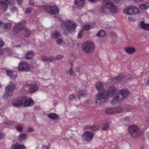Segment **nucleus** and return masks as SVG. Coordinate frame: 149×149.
<instances>
[{
    "label": "nucleus",
    "mask_w": 149,
    "mask_h": 149,
    "mask_svg": "<svg viewBox=\"0 0 149 149\" xmlns=\"http://www.w3.org/2000/svg\"><path fill=\"white\" fill-rule=\"evenodd\" d=\"M118 91L114 86H112L108 88L107 91H104L99 93L97 95L96 103L98 104H102L108 101V97H111L115 95L110 103L112 105L119 103L122 100V96L121 94H118Z\"/></svg>",
    "instance_id": "obj_1"
},
{
    "label": "nucleus",
    "mask_w": 149,
    "mask_h": 149,
    "mask_svg": "<svg viewBox=\"0 0 149 149\" xmlns=\"http://www.w3.org/2000/svg\"><path fill=\"white\" fill-rule=\"evenodd\" d=\"M23 104L24 107H31L34 104V101L31 97L23 96L12 102L13 105L16 107H21Z\"/></svg>",
    "instance_id": "obj_2"
},
{
    "label": "nucleus",
    "mask_w": 149,
    "mask_h": 149,
    "mask_svg": "<svg viewBox=\"0 0 149 149\" xmlns=\"http://www.w3.org/2000/svg\"><path fill=\"white\" fill-rule=\"evenodd\" d=\"M104 5L100 10L101 13H105L107 12V8L109 9L112 13H115L117 11V7L109 0H104Z\"/></svg>",
    "instance_id": "obj_3"
},
{
    "label": "nucleus",
    "mask_w": 149,
    "mask_h": 149,
    "mask_svg": "<svg viewBox=\"0 0 149 149\" xmlns=\"http://www.w3.org/2000/svg\"><path fill=\"white\" fill-rule=\"evenodd\" d=\"M16 88V86L14 83L11 82L10 84L7 86L6 88V91L3 96V98L6 100L10 97L13 92L14 89Z\"/></svg>",
    "instance_id": "obj_4"
},
{
    "label": "nucleus",
    "mask_w": 149,
    "mask_h": 149,
    "mask_svg": "<svg viewBox=\"0 0 149 149\" xmlns=\"http://www.w3.org/2000/svg\"><path fill=\"white\" fill-rule=\"evenodd\" d=\"M94 49L93 43L92 41L86 42L83 45L82 50L86 53H92Z\"/></svg>",
    "instance_id": "obj_5"
},
{
    "label": "nucleus",
    "mask_w": 149,
    "mask_h": 149,
    "mask_svg": "<svg viewBox=\"0 0 149 149\" xmlns=\"http://www.w3.org/2000/svg\"><path fill=\"white\" fill-rule=\"evenodd\" d=\"M125 76H124L123 74H120L114 77L112 79H110L109 81L111 80V82L114 84L120 83L122 81L126 82L128 80L130 79L131 78L128 74H127L126 75L125 74Z\"/></svg>",
    "instance_id": "obj_6"
},
{
    "label": "nucleus",
    "mask_w": 149,
    "mask_h": 149,
    "mask_svg": "<svg viewBox=\"0 0 149 149\" xmlns=\"http://www.w3.org/2000/svg\"><path fill=\"white\" fill-rule=\"evenodd\" d=\"M128 131L131 136L134 138L138 137L140 134L139 129L136 125H131L129 126Z\"/></svg>",
    "instance_id": "obj_7"
},
{
    "label": "nucleus",
    "mask_w": 149,
    "mask_h": 149,
    "mask_svg": "<svg viewBox=\"0 0 149 149\" xmlns=\"http://www.w3.org/2000/svg\"><path fill=\"white\" fill-rule=\"evenodd\" d=\"M77 25V23L70 20H66V30L68 32L72 33L74 32Z\"/></svg>",
    "instance_id": "obj_8"
},
{
    "label": "nucleus",
    "mask_w": 149,
    "mask_h": 149,
    "mask_svg": "<svg viewBox=\"0 0 149 149\" xmlns=\"http://www.w3.org/2000/svg\"><path fill=\"white\" fill-rule=\"evenodd\" d=\"M26 25V22L24 20L17 23L13 27V33L14 34H16L20 31L24 30Z\"/></svg>",
    "instance_id": "obj_9"
},
{
    "label": "nucleus",
    "mask_w": 149,
    "mask_h": 149,
    "mask_svg": "<svg viewBox=\"0 0 149 149\" xmlns=\"http://www.w3.org/2000/svg\"><path fill=\"white\" fill-rule=\"evenodd\" d=\"M125 13L131 15H134L138 14L139 12V9L134 6H130L125 8L123 10Z\"/></svg>",
    "instance_id": "obj_10"
},
{
    "label": "nucleus",
    "mask_w": 149,
    "mask_h": 149,
    "mask_svg": "<svg viewBox=\"0 0 149 149\" xmlns=\"http://www.w3.org/2000/svg\"><path fill=\"white\" fill-rule=\"evenodd\" d=\"M76 59V56L74 54H72L70 56V59L68 61V63L70 64L71 66V67L69 70L68 71V73L69 74L73 77L76 76V74H75L73 72V71L72 70V68L74 66V63Z\"/></svg>",
    "instance_id": "obj_11"
},
{
    "label": "nucleus",
    "mask_w": 149,
    "mask_h": 149,
    "mask_svg": "<svg viewBox=\"0 0 149 149\" xmlns=\"http://www.w3.org/2000/svg\"><path fill=\"white\" fill-rule=\"evenodd\" d=\"M45 11L48 13L55 15H57L59 13V9L56 6H49L45 8Z\"/></svg>",
    "instance_id": "obj_12"
},
{
    "label": "nucleus",
    "mask_w": 149,
    "mask_h": 149,
    "mask_svg": "<svg viewBox=\"0 0 149 149\" xmlns=\"http://www.w3.org/2000/svg\"><path fill=\"white\" fill-rule=\"evenodd\" d=\"M94 135L92 132H85L82 135V137L84 139L87 143H89L92 141Z\"/></svg>",
    "instance_id": "obj_13"
},
{
    "label": "nucleus",
    "mask_w": 149,
    "mask_h": 149,
    "mask_svg": "<svg viewBox=\"0 0 149 149\" xmlns=\"http://www.w3.org/2000/svg\"><path fill=\"white\" fill-rule=\"evenodd\" d=\"M18 70L23 72H28L29 70V67L26 62H20L18 65Z\"/></svg>",
    "instance_id": "obj_14"
},
{
    "label": "nucleus",
    "mask_w": 149,
    "mask_h": 149,
    "mask_svg": "<svg viewBox=\"0 0 149 149\" xmlns=\"http://www.w3.org/2000/svg\"><path fill=\"white\" fill-rule=\"evenodd\" d=\"M123 109L120 107H118L117 108L113 109L112 108H109L107 109L105 111L106 113L110 114L112 113H117L122 112Z\"/></svg>",
    "instance_id": "obj_15"
},
{
    "label": "nucleus",
    "mask_w": 149,
    "mask_h": 149,
    "mask_svg": "<svg viewBox=\"0 0 149 149\" xmlns=\"http://www.w3.org/2000/svg\"><path fill=\"white\" fill-rule=\"evenodd\" d=\"M118 94H120L122 96V99L123 98H125L127 97L130 94V93L127 88H122L120 91L118 90Z\"/></svg>",
    "instance_id": "obj_16"
},
{
    "label": "nucleus",
    "mask_w": 149,
    "mask_h": 149,
    "mask_svg": "<svg viewBox=\"0 0 149 149\" xmlns=\"http://www.w3.org/2000/svg\"><path fill=\"white\" fill-rule=\"evenodd\" d=\"M7 76L11 78L14 79L17 77V72L16 71L12 70H7Z\"/></svg>",
    "instance_id": "obj_17"
},
{
    "label": "nucleus",
    "mask_w": 149,
    "mask_h": 149,
    "mask_svg": "<svg viewBox=\"0 0 149 149\" xmlns=\"http://www.w3.org/2000/svg\"><path fill=\"white\" fill-rule=\"evenodd\" d=\"M85 0H75L74 3L76 6L82 8L84 7L85 4Z\"/></svg>",
    "instance_id": "obj_18"
},
{
    "label": "nucleus",
    "mask_w": 149,
    "mask_h": 149,
    "mask_svg": "<svg viewBox=\"0 0 149 149\" xmlns=\"http://www.w3.org/2000/svg\"><path fill=\"white\" fill-rule=\"evenodd\" d=\"M75 90L78 93V96L79 97V99L80 100V97L86 94V91L85 90H83L78 88V87H76L75 88Z\"/></svg>",
    "instance_id": "obj_19"
},
{
    "label": "nucleus",
    "mask_w": 149,
    "mask_h": 149,
    "mask_svg": "<svg viewBox=\"0 0 149 149\" xmlns=\"http://www.w3.org/2000/svg\"><path fill=\"white\" fill-rule=\"evenodd\" d=\"M11 149H26L25 146L23 145H19L16 143L13 145L11 147Z\"/></svg>",
    "instance_id": "obj_20"
},
{
    "label": "nucleus",
    "mask_w": 149,
    "mask_h": 149,
    "mask_svg": "<svg viewBox=\"0 0 149 149\" xmlns=\"http://www.w3.org/2000/svg\"><path fill=\"white\" fill-rule=\"evenodd\" d=\"M125 50L127 53L130 54H132L136 52L135 48L132 47H126Z\"/></svg>",
    "instance_id": "obj_21"
},
{
    "label": "nucleus",
    "mask_w": 149,
    "mask_h": 149,
    "mask_svg": "<svg viewBox=\"0 0 149 149\" xmlns=\"http://www.w3.org/2000/svg\"><path fill=\"white\" fill-rule=\"evenodd\" d=\"M42 60L44 62H49L54 61V58L52 56L48 58L47 56L44 55L42 56Z\"/></svg>",
    "instance_id": "obj_22"
},
{
    "label": "nucleus",
    "mask_w": 149,
    "mask_h": 149,
    "mask_svg": "<svg viewBox=\"0 0 149 149\" xmlns=\"http://www.w3.org/2000/svg\"><path fill=\"white\" fill-rule=\"evenodd\" d=\"M141 26L146 31L149 30V24L146 23L143 21H141L140 24Z\"/></svg>",
    "instance_id": "obj_23"
},
{
    "label": "nucleus",
    "mask_w": 149,
    "mask_h": 149,
    "mask_svg": "<svg viewBox=\"0 0 149 149\" xmlns=\"http://www.w3.org/2000/svg\"><path fill=\"white\" fill-rule=\"evenodd\" d=\"M38 89L37 85L36 84L31 85L30 88L29 90L30 93H33L35 92Z\"/></svg>",
    "instance_id": "obj_24"
},
{
    "label": "nucleus",
    "mask_w": 149,
    "mask_h": 149,
    "mask_svg": "<svg viewBox=\"0 0 149 149\" xmlns=\"http://www.w3.org/2000/svg\"><path fill=\"white\" fill-rule=\"evenodd\" d=\"M34 52L31 50L28 51L26 53L25 55V58L27 59H29L33 58L34 56Z\"/></svg>",
    "instance_id": "obj_25"
},
{
    "label": "nucleus",
    "mask_w": 149,
    "mask_h": 149,
    "mask_svg": "<svg viewBox=\"0 0 149 149\" xmlns=\"http://www.w3.org/2000/svg\"><path fill=\"white\" fill-rule=\"evenodd\" d=\"M0 5L1 6L2 10L4 11H5L8 8V5L7 3L3 0H0Z\"/></svg>",
    "instance_id": "obj_26"
},
{
    "label": "nucleus",
    "mask_w": 149,
    "mask_h": 149,
    "mask_svg": "<svg viewBox=\"0 0 149 149\" xmlns=\"http://www.w3.org/2000/svg\"><path fill=\"white\" fill-rule=\"evenodd\" d=\"M47 116L49 118L54 120H56L58 118L59 116L55 113H50L47 115Z\"/></svg>",
    "instance_id": "obj_27"
},
{
    "label": "nucleus",
    "mask_w": 149,
    "mask_h": 149,
    "mask_svg": "<svg viewBox=\"0 0 149 149\" xmlns=\"http://www.w3.org/2000/svg\"><path fill=\"white\" fill-rule=\"evenodd\" d=\"M85 128L86 129L90 128L92 131H95L98 129V127L94 125L91 126L90 125H88L86 126Z\"/></svg>",
    "instance_id": "obj_28"
},
{
    "label": "nucleus",
    "mask_w": 149,
    "mask_h": 149,
    "mask_svg": "<svg viewBox=\"0 0 149 149\" xmlns=\"http://www.w3.org/2000/svg\"><path fill=\"white\" fill-rule=\"evenodd\" d=\"M60 36V33L59 31H55L51 34L52 37L54 39H56L59 38Z\"/></svg>",
    "instance_id": "obj_29"
},
{
    "label": "nucleus",
    "mask_w": 149,
    "mask_h": 149,
    "mask_svg": "<svg viewBox=\"0 0 149 149\" xmlns=\"http://www.w3.org/2000/svg\"><path fill=\"white\" fill-rule=\"evenodd\" d=\"M103 85L100 81H97L96 82V87L97 89L99 91L101 90L102 88Z\"/></svg>",
    "instance_id": "obj_30"
},
{
    "label": "nucleus",
    "mask_w": 149,
    "mask_h": 149,
    "mask_svg": "<svg viewBox=\"0 0 149 149\" xmlns=\"http://www.w3.org/2000/svg\"><path fill=\"white\" fill-rule=\"evenodd\" d=\"M95 26V23L91 24H88L85 26L84 27V29L88 30L89 29L94 28Z\"/></svg>",
    "instance_id": "obj_31"
},
{
    "label": "nucleus",
    "mask_w": 149,
    "mask_h": 149,
    "mask_svg": "<svg viewBox=\"0 0 149 149\" xmlns=\"http://www.w3.org/2000/svg\"><path fill=\"white\" fill-rule=\"evenodd\" d=\"M149 7V3H146L139 6V8L142 10L146 9Z\"/></svg>",
    "instance_id": "obj_32"
},
{
    "label": "nucleus",
    "mask_w": 149,
    "mask_h": 149,
    "mask_svg": "<svg viewBox=\"0 0 149 149\" xmlns=\"http://www.w3.org/2000/svg\"><path fill=\"white\" fill-rule=\"evenodd\" d=\"M106 34L104 30H100L97 33V36L99 37H103Z\"/></svg>",
    "instance_id": "obj_33"
},
{
    "label": "nucleus",
    "mask_w": 149,
    "mask_h": 149,
    "mask_svg": "<svg viewBox=\"0 0 149 149\" xmlns=\"http://www.w3.org/2000/svg\"><path fill=\"white\" fill-rule=\"evenodd\" d=\"M27 138L26 134H22L18 136V139L19 141H22L26 139Z\"/></svg>",
    "instance_id": "obj_34"
},
{
    "label": "nucleus",
    "mask_w": 149,
    "mask_h": 149,
    "mask_svg": "<svg viewBox=\"0 0 149 149\" xmlns=\"http://www.w3.org/2000/svg\"><path fill=\"white\" fill-rule=\"evenodd\" d=\"M11 27V24L9 23H6L5 24L4 26V29L8 30L10 29Z\"/></svg>",
    "instance_id": "obj_35"
},
{
    "label": "nucleus",
    "mask_w": 149,
    "mask_h": 149,
    "mask_svg": "<svg viewBox=\"0 0 149 149\" xmlns=\"http://www.w3.org/2000/svg\"><path fill=\"white\" fill-rule=\"evenodd\" d=\"M16 128L18 131L21 132L22 130L23 127L21 125L19 124L17 126Z\"/></svg>",
    "instance_id": "obj_36"
},
{
    "label": "nucleus",
    "mask_w": 149,
    "mask_h": 149,
    "mask_svg": "<svg viewBox=\"0 0 149 149\" xmlns=\"http://www.w3.org/2000/svg\"><path fill=\"white\" fill-rule=\"evenodd\" d=\"M63 57V56L62 55H57L54 58V60H58L61 59Z\"/></svg>",
    "instance_id": "obj_37"
},
{
    "label": "nucleus",
    "mask_w": 149,
    "mask_h": 149,
    "mask_svg": "<svg viewBox=\"0 0 149 149\" xmlns=\"http://www.w3.org/2000/svg\"><path fill=\"white\" fill-rule=\"evenodd\" d=\"M10 10L11 12L13 13L17 12V8L15 6L11 7L10 8Z\"/></svg>",
    "instance_id": "obj_38"
},
{
    "label": "nucleus",
    "mask_w": 149,
    "mask_h": 149,
    "mask_svg": "<svg viewBox=\"0 0 149 149\" xmlns=\"http://www.w3.org/2000/svg\"><path fill=\"white\" fill-rule=\"evenodd\" d=\"M31 33V32L30 31L29 29H27V30L26 31V33L25 34V36L26 37H28L30 35Z\"/></svg>",
    "instance_id": "obj_39"
},
{
    "label": "nucleus",
    "mask_w": 149,
    "mask_h": 149,
    "mask_svg": "<svg viewBox=\"0 0 149 149\" xmlns=\"http://www.w3.org/2000/svg\"><path fill=\"white\" fill-rule=\"evenodd\" d=\"M109 127L108 125L104 124V126L102 127V129L103 130H106L109 129Z\"/></svg>",
    "instance_id": "obj_40"
},
{
    "label": "nucleus",
    "mask_w": 149,
    "mask_h": 149,
    "mask_svg": "<svg viewBox=\"0 0 149 149\" xmlns=\"http://www.w3.org/2000/svg\"><path fill=\"white\" fill-rule=\"evenodd\" d=\"M75 97V95L74 94H72L69 96L68 98L69 100L71 101H72L74 99Z\"/></svg>",
    "instance_id": "obj_41"
},
{
    "label": "nucleus",
    "mask_w": 149,
    "mask_h": 149,
    "mask_svg": "<svg viewBox=\"0 0 149 149\" xmlns=\"http://www.w3.org/2000/svg\"><path fill=\"white\" fill-rule=\"evenodd\" d=\"M31 11V8H28L26 9V13L27 14L30 13Z\"/></svg>",
    "instance_id": "obj_42"
},
{
    "label": "nucleus",
    "mask_w": 149,
    "mask_h": 149,
    "mask_svg": "<svg viewBox=\"0 0 149 149\" xmlns=\"http://www.w3.org/2000/svg\"><path fill=\"white\" fill-rule=\"evenodd\" d=\"M29 5L30 6H35L33 0H29Z\"/></svg>",
    "instance_id": "obj_43"
},
{
    "label": "nucleus",
    "mask_w": 149,
    "mask_h": 149,
    "mask_svg": "<svg viewBox=\"0 0 149 149\" xmlns=\"http://www.w3.org/2000/svg\"><path fill=\"white\" fill-rule=\"evenodd\" d=\"M34 130V129L32 127H30L28 128V132H33Z\"/></svg>",
    "instance_id": "obj_44"
},
{
    "label": "nucleus",
    "mask_w": 149,
    "mask_h": 149,
    "mask_svg": "<svg viewBox=\"0 0 149 149\" xmlns=\"http://www.w3.org/2000/svg\"><path fill=\"white\" fill-rule=\"evenodd\" d=\"M5 136V134L0 132V140L2 139Z\"/></svg>",
    "instance_id": "obj_45"
},
{
    "label": "nucleus",
    "mask_w": 149,
    "mask_h": 149,
    "mask_svg": "<svg viewBox=\"0 0 149 149\" xmlns=\"http://www.w3.org/2000/svg\"><path fill=\"white\" fill-rule=\"evenodd\" d=\"M57 42L58 44H60L63 42V40L61 39H59L57 40Z\"/></svg>",
    "instance_id": "obj_46"
},
{
    "label": "nucleus",
    "mask_w": 149,
    "mask_h": 149,
    "mask_svg": "<svg viewBox=\"0 0 149 149\" xmlns=\"http://www.w3.org/2000/svg\"><path fill=\"white\" fill-rule=\"evenodd\" d=\"M4 45V42L2 40H0V48L2 47Z\"/></svg>",
    "instance_id": "obj_47"
},
{
    "label": "nucleus",
    "mask_w": 149,
    "mask_h": 149,
    "mask_svg": "<svg viewBox=\"0 0 149 149\" xmlns=\"http://www.w3.org/2000/svg\"><path fill=\"white\" fill-rule=\"evenodd\" d=\"M16 1L19 4H22L23 2V0H16Z\"/></svg>",
    "instance_id": "obj_48"
},
{
    "label": "nucleus",
    "mask_w": 149,
    "mask_h": 149,
    "mask_svg": "<svg viewBox=\"0 0 149 149\" xmlns=\"http://www.w3.org/2000/svg\"><path fill=\"white\" fill-rule=\"evenodd\" d=\"M4 123L7 125H12L13 124V122H5Z\"/></svg>",
    "instance_id": "obj_49"
},
{
    "label": "nucleus",
    "mask_w": 149,
    "mask_h": 149,
    "mask_svg": "<svg viewBox=\"0 0 149 149\" xmlns=\"http://www.w3.org/2000/svg\"><path fill=\"white\" fill-rule=\"evenodd\" d=\"M130 117H126L125 118L124 120L125 121L129 120H130Z\"/></svg>",
    "instance_id": "obj_50"
},
{
    "label": "nucleus",
    "mask_w": 149,
    "mask_h": 149,
    "mask_svg": "<svg viewBox=\"0 0 149 149\" xmlns=\"http://www.w3.org/2000/svg\"><path fill=\"white\" fill-rule=\"evenodd\" d=\"M82 34L81 32L79 33L78 35V38H82Z\"/></svg>",
    "instance_id": "obj_51"
},
{
    "label": "nucleus",
    "mask_w": 149,
    "mask_h": 149,
    "mask_svg": "<svg viewBox=\"0 0 149 149\" xmlns=\"http://www.w3.org/2000/svg\"><path fill=\"white\" fill-rule=\"evenodd\" d=\"M3 54V50L0 49V55H2Z\"/></svg>",
    "instance_id": "obj_52"
},
{
    "label": "nucleus",
    "mask_w": 149,
    "mask_h": 149,
    "mask_svg": "<svg viewBox=\"0 0 149 149\" xmlns=\"http://www.w3.org/2000/svg\"><path fill=\"white\" fill-rule=\"evenodd\" d=\"M89 1L91 2H95L97 1V0H88Z\"/></svg>",
    "instance_id": "obj_53"
},
{
    "label": "nucleus",
    "mask_w": 149,
    "mask_h": 149,
    "mask_svg": "<svg viewBox=\"0 0 149 149\" xmlns=\"http://www.w3.org/2000/svg\"><path fill=\"white\" fill-rule=\"evenodd\" d=\"M42 149H49L46 146H44L42 148Z\"/></svg>",
    "instance_id": "obj_54"
},
{
    "label": "nucleus",
    "mask_w": 149,
    "mask_h": 149,
    "mask_svg": "<svg viewBox=\"0 0 149 149\" xmlns=\"http://www.w3.org/2000/svg\"><path fill=\"white\" fill-rule=\"evenodd\" d=\"M132 18L130 17H129L128 18L129 20L131 21H132Z\"/></svg>",
    "instance_id": "obj_55"
},
{
    "label": "nucleus",
    "mask_w": 149,
    "mask_h": 149,
    "mask_svg": "<svg viewBox=\"0 0 149 149\" xmlns=\"http://www.w3.org/2000/svg\"><path fill=\"white\" fill-rule=\"evenodd\" d=\"M148 81H147V82L149 83V77H148Z\"/></svg>",
    "instance_id": "obj_56"
},
{
    "label": "nucleus",
    "mask_w": 149,
    "mask_h": 149,
    "mask_svg": "<svg viewBox=\"0 0 149 149\" xmlns=\"http://www.w3.org/2000/svg\"><path fill=\"white\" fill-rule=\"evenodd\" d=\"M43 5H42V6H40V5H39V6H38V7H40V6H43Z\"/></svg>",
    "instance_id": "obj_57"
},
{
    "label": "nucleus",
    "mask_w": 149,
    "mask_h": 149,
    "mask_svg": "<svg viewBox=\"0 0 149 149\" xmlns=\"http://www.w3.org/2000/svg\"><path fill=\"white\" fill-rule=\"evenodd\" d=\"M16 47H20V45L19 46H15Z\"/></svg>",
    "instance_id": "obj_58"
},
{
    "label": "nucleus",
    "mask_w": 149,
    "mask_h": 149,
    "mask_svg": "<svg viewBox=\"0 0 149 149\" xmlns=\"http://www.w3.org/2000/svg\"><path fill=\"white\" fill-rule=\"evenodd\" d=\"M1 22H0V25H1Z\"/></svg>",
    "instance_id": "obj_59"
},
{
    "label": "nucleus",
    "mask_w": 149,
    "mask_h": 149,
    "mask_svg": "<svg viewBox=\"0 0 149 149\" xmlns=\"http://www.w3.org/2000/svg\"><path fill=\"white\" fill-rule=\"evenodd\" d=\"M141 149H143V148H141Z\"/></svg>",
    "instance_id": "obj_60"
},
{
    "label": "nucleus",
    "mask_w": 149,
    "mask_h": 149,
    "mask_svg": "<svg viewBox=\"0 0 149 149\" xmlns=\"http://www.w3.org/2000/svg\"><path fill=\"white\" fill-rule=\"evenodd\" d=\"M2 86L1 85H0V87H1Z\"/></svg>",
    "instance_id": "obj_61"
}]
</instances>
